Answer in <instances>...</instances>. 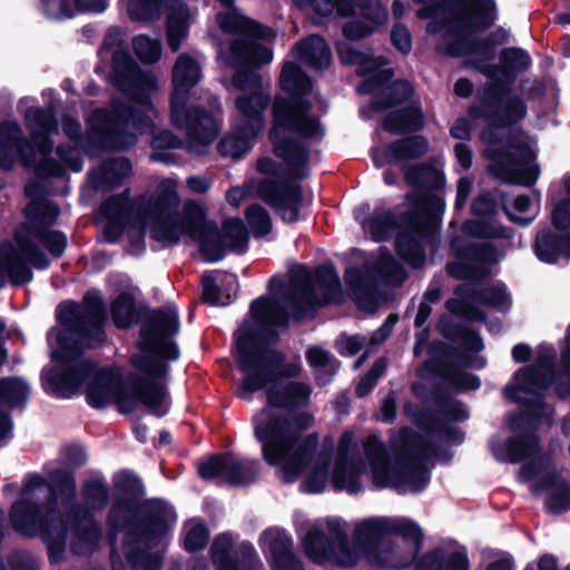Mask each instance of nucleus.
Returning <instances> with one entry per match:
<instances>
[{"label":"nucleus","mask_w":570,"mask_h":570,"mask_svg":"<svg viewBox=\"0 0 570 570\" xmlns=\"http://www.w3.org/2000/svg\"><path fill=\"white\" fill-rule=\"evenodd\" d=\"M237 366L244 373L239 396L249 400L250 394L265 390L268 406L253 417L254 434L262 444L263 456L271 465H279L282 479L294 482L303 479L305 492H322L330 480L331 456L326 452H314L318 435L313 433L299 442L302 433L314 423L311 413L284 414L279 409L305 406L312 389L303 382H285L295 376L299 366H284L281 353L262 348L247 328L235 333Z\"/></svg>","instance_id":"1"},{"label":"nucleus","mask_w":570,"mask_h":570,"mask_svg":"<svg viewBox=\"0 0 570 570\" xmlns=\"http://www.w3.org/2000/svg\"><path fill=\"white\" fill-rule=\"evenodd\" d=\"M279 82L282 90L291 97L275 98L272 106L273 127L269 138L274 145L275 155L283 159L284 164L278 166L267 157L258 159L256 168L266 178L258 183H250L246 188L239 186L230 188L226 193V199L232 206L238 207L249 191L255 193L269 204L284 222L293 223L299 218L301 208L309 200L304 198L298 185H286L279 179L286 176L305 177L308 151L304 146L287 140L286 134L320 139L324 130L317 117L312 115L305 101L299 99L311 90V81L299 67L293 62H286Z\"/></svg>","instance_id":"2"},{"label":"nucleus","mask_w":570,"mask_h":570,"mask_svg":"<svg viewBox=\"0 0 570 570\" xmlns=\"http://www.w3.org/2000/svg\"><path fill=\"white\" fill-rule=\"evenodd\" d=\"M362 449L352 432L342 434L331 474L335 490L357 493L367 476L375 489L391 488L399 493L419 492L428 485V461L435 449L411 431H401L400 441L389 445L368 435Z\"/></svg>","instance_id":"3"},{"label":"nucleus","mask_w":570,"mask_h":570,"mask_svg":"<svg viewBox=\"0 0 570 570\" xmlns=\"http://www.w3.org/2000/svg\"><path fill=\"white\" fill-rule=\"evenodd\" d=\"M421 541L422 531L413 521L380 517L358 522L352 542L346 539L343 521L328 519L325 528L320 522L314 523L302 538V546L315 563L352 567L365 559L374 567L401 568L414 560Z\"/></svg>","instance_id":"4"},{"label":"nucleus","mask_w":570,"mask_h":570,"mask_svg":"<svg viewBox=\"0 0 570 570\" xmlns=\"http://www.w3.org/2000/svg\"><path fill=\"white\" fill-rule=\"evenodd\" d=\"M121 31L108 30L102 52L112 51L111 82L124 94L127 104L112 100L110 109L96 110L88 120L86 148L94 154L95 148L122 149L137 142L138 135L147 134L154 127L151 95L157 91L154 73L141 72L129 55L119 47Z\"/></svg>","instance_id":"5"},{"label":"nucleus","mask_w":570,"mask_h":570,"mask_svg":"<svg viewBox=\"0 0 570 570\" xmlns=\"http://www.w3.org/2000/svg\"><path fill=\"white\" fill-rule=\"evenodd\" d=\"M158 196L154 202L142 197L138 205L129 203L126 195L111 197L99 209L104 222L105 238L112 243L127 228L132 245L140 248L146 226L150 227L154 239L164 244L177 243L181 236L188 234V219H186L185 204L181 213H173L179 204L177 181L171 178L164 179L157 187Z\"/></svg>","instance_id":"6"},{"label":"nucleus","mask_w":570,"mask_h":570,"mask_svg":"<svg viewBox=\"0 0 570 570\" xmlns=\"http://www.w3.org/2000/svg\"><path fill=\"white\" fill-rule=\"evenodd\" d=\"M178 331V312L175 306H166L150 315L141 334V354L132 357V364L140 371L142 379L134 392L121 389L117 383L114 402L121 413L134 412L139 403L157 416L168 412L167 392L157 380L167 372V366L160 357H178L177 346L171 341V336Z\"/></svg>","instance_id":"7"},{"label":"nucleus","mask_w":570,"mask_h":570,"mask_svg":"<svg viewBox=\"0 0 570 570\" xmlns=\"http://www.w3.org/2000/svg\"><path fill=\"white\" fill-rule=\"evenodd\" d=\"M52 485L41 478H30L23 487L22 500L17 501L10 509L12 528L24 535L40 534L51 552H60L65 547L68 527L58 513L49 505H40L41 497L56 500V490L68 498L75 495L73 478L62 471L51 473Z\"/></svg>","instance_id":"8"},{"label":"nucleus","mask_w":570,"mask_h":570,"mask_svg":"<svg viewBox=\"0 0 570 570\" xmlns=\"http://www.w3.org/2000/svg\"><path fill=\"white\" fill-rule=\"evenodd\" d=\"M341 296L340 277L330 265L321 266L314 274L299 266L292 271L291 282L283 296L253 302L250 313L262 325H285L288 315L302 317L315 305L337 301Z\"/></svg>","instance_id":"9"},{"label":"nucleus","mask_w":570,"mask_h":570,"mask_svg":"<svg viewBox=\"0 0 570 570\" xmlns=\"http://www.w3.org/2000/svg\"><path fill=\"white\" fill-rule=\"evenodd\" d=\"M26 126L30 130L31 142L22 139L17 122L0 125V168L10 169L14 164L16 151L26 167H32L39 176H60L62 169L47 157L52 150L49 136L57 131L53 114L49 109L29 108L26 111Z\"/></svg>","instance_id":"10"},{"label":"nucleus","mask_w":570,"mask_h":570,"mask_svg":"<svg viewBox=\"0 0 570 570\" xmlns=\"http://www.w3.org/2000/svg\"><path fill=\"white\" fill-rule=\"evenodd\" d=\"M199 62L187 53L180 55L173 68L171 120L187 134V148L203 154L216 138L218 128L214 117L195 107L187 108L190 89L200 80Z\"/></svg>","instance_id":"11"},{"label":"nucleus","mask_w":570,"mask_h":570,"mask_svg":"<svg viewBox=\"0 0 570 570\" xmlns=\"http://www.w3.org/2000/svg\"><path fill=\"white\" fill-rule=\"evenodd\" d=\"M216 20L222 31L236 37L228 47L219 49L222 62L230 67H258L273 60L272 50L258 43V40L274 38L269 28L248 19L234 7L217 13Z\"/></svg>","instance_id":"12"},{"label":"nucleus","mask_w":570,"mask_h":570,"mask_svg":"<svg viewBox=\"0 0 570 570\" xmlns=\"http://www.w3.org/2000/svg\"><path fill=\"white\" fill-rule=\"evenodd\" d=\"M16 240L18 248L11 244L0 246V287L4 284L7 277H10L13 284H22L32 278V273L26 263L36 268H46L49 266L48 258L38 250V245H42L48 252L59 257L66 249L67 238L65 234L58 230L17 233Z\"/></svg>","instance_id":"13"},{"label":"nucleus","mask_w":570,"mask_h":570,"mask_svg":"<svg viewBox=\"0 0 570 570\" xmlns=\"http://www.w3.org/2000/svg\"><path fill=\"white\" fill-rule=\"evenodd\" d=\"M493 130L488 128L481 136L489 145L485 154L491 161L490 169L493 175L512 184H534L540 175V168L534 163L535 144L522 134L498 141Z\"/></svg>","instance_id":"14"},{"label":"nucleus","mask_w":570,"mask_h":570,"mask_svg":"<svg viewBox=\"0 0 570 570\" xmlns=\"http://www.w3.org/2000/svg\"><path fill=\"white\" fill-rule=\"evenodd\" d=\"M185 216L188 219L187 235L197 243L205 262L216 263L228 250L243 253L247 248L248 234L240 219H226L218 230L214 223L206 220L205 210L199 204L187 205Z\"/></svg>","instance_id":"15"},{"label":"nucleus","mask_w":570,"mask_h":570,"mask_svg":"<svg viewBox=\"0 0 570 570\" xmlns=\"http://www.w3.org/2000/svg\"><path fill=\"white\" fill-rule=\"evenodd\" d=\"M340 59L345 65H356L357 72L367 76L358 87L363 94H372V105L382 110L402 102L413 91L407 81H395L387 85L393 72L383 68L387 62L383 58H374L370 51H360L351 45L342 43L337 48Z\"/></svg>","instance_id":"16"},{"label":"nucleus","mask_w":570,"mask_h":570,"mask_svg":"<svg viewBox=\"0 0 570 570\" xmlns=\"http://www.w3.org/2000/svg\"><path fill=\"white\" fill-rule=\"evenodd\" d=\"M553 360L551 353L541 355L534 365L519 370L512 383L504 387L508 399L525 407L520 417L510 421L514 432L521 430L519 421H531L532 417H548L552 414L551 407L543 403L542 394L553 377Z\"/></svg>","instance_id":"17"},{"label":"nucleus","mask_w":570,"mask_h":570,"mask_svg":"<svg viewBox=\"0 0 570 570\" xmlns=\"http://www.w3.org/2000/svg\"><path fill=\"white\" fill-rule=\"evenodd\" d=\"M464 229L480 238L501 239L500 245L485 243L481 248L469 247L456 252L455 261L448 264V273L458 278H480L488 274V264L495 263L505 255L510 246L511 230L493 222L472 220Z\"/></svg>","instance_id":"18"},{"label":"nucleus","mask_w":570,"mask_h":570,"mask_svg":"<svg viewBox=\"0 0 570 570\" xmlns=\"http://www.w3.org/2000/svg\"><path fill=\"white\" fill-rule=\"evenodd\" d=\"M451 19L442 27L435 21L429 23V32H440L442 41L439 50L453 56H464L469 52L468 40L463 37L465 29L490 27L497 19L493 0H458L450 11Z\"/></svg>","instance_id":"19"},{"label":"nucleus","mask_w":570,"mask_h":570,"mask_svg":"<svg viewBox=\"0 0 570 570\" xmlns=\"http://www.w3.org/2000/svg\"><path fill=\"white\" fill-rule=\"evenodd\" d=\"M67 368L51 370L45 375L62 397L72 396L88 381L87 401L94 407H105L114 402L118 381L106 370H98L87 361H71Z\"/></svg>","instance_id":"20"},{"label":"nucleus","mask_w":570,"mask_h":570,"mask_svg":"<svg viewBox=\"0 0 570 570\" xmlns=\"http://www.w3.org/2000/svg\"><path fill=\"white\" fill-rule=\"evenodd\" d=\"M58 317L69 330L63 331L58 336V348L53 350L51 356L56 361L69 363L75 361L80 354L79 348H71L67 341L75 330L78 336L83 337L86 333L92 334L95 342L104 340L102 323L105 320V309L101 298L96 293H88L83 298V305L79 306L72 302L62 303L59 306Z\"/></svg>","instance_id":"21"},{"label":"nucleus","mask_w":570,"mask_h":570,"mask_svg":"<svg viewBox=\"0 0 570 570\" xmlns=\"http://www.w3.org/2000/svg\"><path fill=\"white\" fill-rule=\"evenodd\" d=\"M407 199L413 209L402 222L401 232L396 237V249L404 261L419 268L425 262L422 242L434 233L436 228L434 212L443 204L440 199L425 194H414Z\"/></svg>","instance_id":"22"},{"label":"nucleus","mask_w":570,"mask_h":570,"mask_svg":"<svg viewBox=\"0 0 570 570\" xmlns=\"http://www.w3.org/2000/svg\"><path fill=\"white\" fill-rule=\"evenodd\" d=\"M225 86L228 90L240 91L234 101V121L262 132L265 127L264 114L271 104L269 82L257 73L237 71Z\"/></svg>","instance_id":"23"},{"label":"nucleus","mask_w":570,"mask_h":570,"mask_svg":"<svg viewBox=\"0 0 570 570\" xmlns=\"http://www.w3.org/2000/svg\"><path fill=\"white\" fill-rule=\"evenodd\" d=\"M478 303L504 311L510 306V296L503 285L484 287L480 294H475L471 285L463 284L456 288L455 297L449 299L446 306L453 314L468 320H481L483 315L475 306Z\"/></svg>","instance_id":"24"},{"label":"nucleus","mask_w":570,"mask_h":570,"mask_svg":"<svg viewBox=\"0 0 570 570\" xmlns=\"http://www.w3.org/2000/svg\"><path fill=\"white\" fill-rule=\"evenodd\" d=\"M116 490L124 499H118L108 517L110 538L115 539L116 533L129 525L136 513L135 498L141 492L140 481L130 472H120L114 479Z\"/></svg>","instance_id":"25"},{"label":"nucleus","mask_w":570,"mask_h":570,"mask_svg":"<svg viewBox=\"0 0 570 570\" xmlns=\"http://www.w3.org/2000/svg\"><path fill=\"white\" fill-rule=\"evenodd\" d=\"M299 7L309 6L321 16L334 12L341 17L355 16L357 12L373 24L384 23L386 11L379 3H366V0H294Z\"/></svg>","instance_id":"26"},{"label":"nucleus","mask_w":570,"mask_h":570,"mask_svg":"<svg viewBox=\"0 0 570 570\" xmlns=\"http://www.w3.org/2000/svg\"><path fill=\"white\" fill-rule=\"evenodd\" d=\"M30 392V384L23 377H0V407H22L28 401ZM12 426L9 414L0 410V445L11 439Z\"/></svg>","instance_id":"27"},{"label":"nucleus","mask_w":570,"mask_h":570,"mask_svg":"<svg viewBox=\"0 0 570 570\" xmlns=\"http://www.w3.org/2000/svg\"><path fill=\"white\" fill-rule=\"evenodd\" d=\"M259 547L269 559L273 570H303L293 553L291 538L281 529H268L261 534Z\"/></svg>","instance_id":"28"},{"label":"nucleus","mask_w":570,"mask_h":570,"mask_svg":"<svg viewBox=\"0 0 570 570\" xmlns=\"http://www.w3.org/2000/svg\"><path fill=\"white\" fill-rule=\"evenodd\" d=\"M195 10L183 0H169L167 18V40L173 51L180 48L181 41L187 38L189 23Z\"/></svg>","instance_id":"29"},{"label":"nucleus","mask_w":570,"mask_h":570,"mask_svg":"<svg viewBox=\"0 0 570 570\" xmlns=\"http://www.w3.org/2000/svg\"><path fill=\"white\" fill-rule=\"evenodd\" d=\"M533 488L534 491L548 490L546 508L549 513L561 514L570 509V484L557 473L547 472Z\"/></svg>","instance_id":"30"},{"label":"nucleus","mask_w":570,"mask_h":570,"mask_svg":"<svg viewBox=\"0 0 570 570\" xmlns=\"http://www.w3.org/2000/svg\"><path fill=\"white\" fill-rule=\"evenodd\" d=\"M292 52L296 59L313 69L327 68L331 62V51L318 36H311L297 42Z\"/></svg>","instance_id":"31"},{"label":"nucleus","mask_w":570,"mask_h":570,"mask_svg":"<svg viewBox=\"0 0 570 570\" xmlns=\"http://www.w3.org/2000/svg\"><path fill=\"white\" fill-rule=\"evenodd\" d=\"M534 248L538 258L544 263H556L560 257L570 259V233L541 232Z\"/></svg>","instance_id":"32"},{"label":"nucleus","mask_w":570,"mask_h":570,"mask_svg":"<svg viewBox=\"0 0 570 570\" xmlns=\"http://www.w3.org/2000/svg\"><path fill=\"white\" fill-rule=\"evenodd\" d=\"M131 174V166L126 158H116L102 164L89 175L90 184L96 189H107L119 185Z\"/></svg>","instance_id":"33"},{"label":"nucleus","mask_w":570,"mask_h":570,"mask_svg":"<svg viewBox=\"0 0 570 570\" xmlns=\"http://www.w3.org/2000/svg\"><path fill=\"white\" fill-rule=\"evenodd\" d=\"M158 537H153L149 533L144 534L134 547L132 533L129 532L126 539V554L127 560L131 564L132 568L137 570H157L160 566L161 559L158 553L148 552L146 550H141L140 547H149V543L155 544Z\"/></svg>","instance_id":"34"},{"label":"nucleus","mask_w":570,"mask_h":570,"mask_svg":"<svg viewBox=\"0 0 570 570\" xmlns=\"http://www.w3.org/2000/svg\"><path fill=\"white\" fill-rule=\"evenodd\" d=\"M259 134L261 131L250 130L233 120L232 131L218 145L219 153L233 158L240 157L250 149Z\"/></svg>","instance_id":"35"},{"label":"nucleus","mask_w":570,"mask_h":570,"mask_svg":"<svg viewBox=\"0 0 570 570\" xmlns=\"http://www.w3.org/2000/svg\"><path fill=\"white\" fill-rule=\"evenodd\" d=\"M538 451V440L533 435L511 439L507 445L492 444V452L498 460L519 462Z\"/></svg>","instance_id":"36"},{"label":"nucleus","mask_w":570,"mask_h":570,"mask_svg":"<svg viewBox=\"0 0 570 570\" xmlns=\"http://www.w3.org/2000/svg\"><path fill=\"white\" fill-rule=\"evenodd\" d=\"M469 559L464 552L456 551L443 557L441 550L424 554L416 564V570H469Z\"/></svg>","instance_id":"37"},{"label":"nucleus","mask_w":570,"mask_h":570,"mask_svg":"<svg viewBox=\"0 0 570 570\" xmlns=\"http://www.w3.org/2000/svg\"><path fill=\"white\" fill-rule=\"evenodd\" d=\"M423 117L416 106H410L391 112L384 120L383 127L392 134L415 131L422 127Z\"/></svg>","instance_id":"38"},{"label":"nucleus","mask_w":570,"mask_h":570,"mask_svg":"<svg viewBox=\"0 0 570 570\" xmlns=\"http://www.w3.org/2000/svg\"><path fill=\"white\" fill-rule=\"evenodd\" d=\"M226 465L225 481L230 484H247L253 482L258 473V462L247 459H237L232 454H224Z\"/></svg>","instance_id":"39"},{"label":"nucleus","mask_w":570,"mask_h":570,"mask_svg":"<svg viewBox=\"0 0 570 570\" xmlns=\"http://www.w3.org/2000/svg\"><path fill=\"white\" fill-rule=\"evenodd\" d=\"M75 537L73 550L76 553L85 554L91 551L100 537L98 524L88 515L82 519L75 517Z\"/></svg>","instance_id":"40"},{"label":"nucleus","mask_w":570,"mask_h":570,"mask_svg":"<svg viewBox=\"0 0 570 570\" xmlns=\"http://www.w3.org/2000/svg\"><path fill=\"white\" fill-rule=\"evenodd\" d=\"M203 298L210 305H228L236 296L238 284L235 275H225L223 283L228 287L226 295L220 293L212 275L203 276Z\"/></svg>","instance_id":"41"},{"label":"nucleus","mask_w":570,"mask_h":570,"mask_svg":"<svg viewBox=\"0 0 570 570\" xmlns=\"http://www.w3.org/2000/svg\"><path fill=\"white\" fill-rule=\"evenodd\" d=\"M428 150V141L421 136L399 140L392 144L386 151L389 163L402 161L424 155Z\"/></svg>","instance_id":"42"},{"label":"nucleus","mask_w":570,"mask_h":570,"mask_svg":"<svg viewBox=\"0 0 570 570\" xmlns=\"http://www.w3.org/2000/svg\"><path fill=\"white\" fill-rule=\"evenodd\" d=\"M309 365L314 368L316 379L325 384L338 368V362L326 351L312 347L306 353Z\"/></svg>","instance_id":"43"},{"label":"nucleus","mask_w":570,"mask_h":570,"mask_svg":"<svg viewBox=\"0 0 570 570\" xmlns=\"http://www.w3.org/2000/svg\"><path fill=\"white\" fill-rule=\"evenodd\" d=\"M365 232H368L375 240L385 239L395 226V219L390 212L377 210L368 222L362 220Z\"/></svg>","instance_id":"44"},{"label":"nucleus","mask_w":570,"mask_h":570,"mask_svg":"<svg viewBox=\"0 0 570 570\" xmlns=\"http://www.w3.org/2000/svg\"><path fill=\"white\" fill-rule=\"evenodd\" d=\"M180 145L181 141L179 138L175 137L168 130H161L151 140L153 153L150 158L154 161L170 164L174 159L166 150L176 149L180 147Z\"/></svg>","instance_id":"45"},{"label":"nucleus","mask_w":570,"mask_h":570,"mask_svg":"<svg viewBox=\"0 0 570 570\" xmlns=\"http://www.w3.org/2000/svg\"><path fill=\"white\" fill-rule=\"evenodd\" d=\"M233 547V538L228 533H222L215 538L212 544L213 562L217 570H238L229 559V551Z\"/></svg>","instance_id":"46"},{"label":"nucleus","mask_w":570,"mask_h":570,"mask_svg":"<svg viewBox=\"0 0 570 570\" xmlns=\"http://www.w3.org/2000/svg\"><path fill=\"white\" fill-rule=\"evenodd\" d=\"M130 18L140 21L153 20L160 13L163 0H122Z\"/></svg>","instance_id":"47"},{"label":"nucleus","mask_w":570,"mask_h":570,"mask_svg":"<svg viewBox=\"0 0 570 570\" xmlns=\"http://www.w3.org/2000/svg\"><path fill=\"white\" fill-rule=\"evenodd\" d=\"M524 115L525 107L523 102L517 97L505 96L500 101L495 120H498L501 126H505L518 121L524 117Z\"/></svg>","instance_id":"48"},{"label":"nucleus","mask_w":570,"mask_h":570,"mask_svg":"<svg viewBox=\"0 0 570 570\" xmlns=\"http://www.w3.org/2000/svg\"><path fill=\"white\" fill-rule=\"evenodd\" d=\"M132 48L137 57L145 63H154L161 56V43L158 39L147 36H137L132 40Z\"/></svg>","instance_id":"49"},{"label":"nucleus","mask_w":570,"mask_h":570,"mask_svg":"<svg viewBox=\"0 0 570 570\" xmlns=\"http://www.w3.org/2000/svg\"><path fill=\"white\" fill-rule=\"evenodd\" d=\"M115 324L120 328L128 327L134 321V301L129 295H120L111 307Z\"/></svg>","instance_id":"50"},{"label":"nucleus","mask_w":570,"mask_h":570,"mask_svg":"<svg viewBox=\"0 0 570 570\" xmlns=\"http://www.w3.org/2000/svg\"><path fill=\"white\" fill-rule=\"evenodd\" d=\"M246 219L253 233L257 236H264L272 229V222L267 210L259 206H249L246 210Z\"/></svg>","instance_id":"51"},{"label":"nucleus","mask_w":570,"mask_h":570,"mask_svg":"<svg viewBox=\"0 0 570 570\" xmlns=\"http://www.w3.org/2000/svg\"><path fill=\"white\" fill-rule=\"evenodd\" d=\"M208 541V531L206 527L198 521H190L187 524L185 535V548L193 552L203 549Z\"/></svg>","instance_id":"52"},{"label":"nucleus","mask_w":570,"mask_h":570,"mask_svg":"<svg viewBox=\"0 0 570 570\" xmlns=\"http://www.w3.org/2000/svg\"><path fill=\"white\" fill-rule=\"evenodd\" d=\"M42 12L47 19L59 21L72 18L75 14L73 7L69 0H41Z\"/></svg>","instance_id":"53"},{"label":"nucleus","mask_w":570,"mask_h":570,"mask_svg":"<svg viewBox=\"0 0 570 570\" xmlns=\"http://www.w3.org/2000/svg\"><path fill=\"white\" fill-rule=\"evenodd\" d=\"M85 498L91 509H102L108 501V489L98 480L90 481L85 487Z\"/></svg>","instance_id":"54"},{"label":"nucleus","mask_w":570,"mask_h":570,"mask_svg":"<svg viewBox=\"0 0 570 570\" xmlns=\"http://www.w3.org/2000/svg\"><path fill=\"white\" fill-rule=\"evenodd\" d=\"M502 66L509 71H519L530 66L528 53L518 48H509L501 53Z\"/></svg>","instance_id":"55"},{"label":"nucleus","mask_w":570,"mask_h":570,"mask_svg":"<svg viewBox=\"0 0 570 570\" xmlns=\"http://www.w3.org/2000/svg\"><path fill=\"white\" fill-rule=\"evenodd\" d=\"M531 210V200L528 196L525 195H520L518 197H515V199L513 200V204H512V207L510 209H507V214L509 215L510 219L517 224H520V225H529L537 212L534 210L532 213L531 216L529 217H522L521 215L524 214V213H528Z\"/></svg>","instance_id":"56"},{"label":"nucleus","mask_w":570,"mask_h":570,"mask_svg":"<svg viewBox=\"0 0 570 570\" xmlns=\"http://www.w3.org/2000/svg\"><path fill=\"white\" fill-rule=\"evenodd\" d=\"M226 463L224 462V454L215 455L198 465V472L205 480L219 478L225 481Z\"/></svg>","instance_id":"57"},{"label":"nucleus","mask_w":570,"mask_h":570,"mask_svg":"<svg viewBox=\"0 0 570 570\" xmlns=\"http://www.w3.org/2000/svg\"><path fill=\"white\" fill-rule=\"evenodd\" d=\"M375 271L383 277L399 279L402 269L394 257L389 253H381L375 263Z\"/></svg>","instance_id":"58"},{"label":"nucleus","mask_w":570,"mask_h":570,"mask_svg":"<svg viewBox=\"0 0 570 570\" xmlns=\"http://www.w3.org/2000/svg\"><path fill=\"white\" fill-rule=\"evenodd\" d=\"M238 557L244 570H262L263 563L249 542H243L238 548Z\"/></svg>","instance_id":"59"},{"label":"nucleus","mask_w":570,"mask_h":570,"mask_svg":"<svg viewBox=\"0 0 570 570\" xmlns=\"http://www.w3.org/2000/svg\"><path fill=\"white\" fill-rule=\"evenodd\" d=\"M393 45L403 53L410 52L412 49L411 35L403 26H395L391 32Z\"/></svg>","instance_id":"60"},{"label":"nucleus","mask_w":570,"mask_h":570,"mask_svg":"<svg viewBox=\"0 0 570 570\" xmlns=\"http://www.w3.org/2000/svg\"><path fill=\"white\" fill-rule=\"evenodd\" d=\"M108 6L109 0H73V10L82 13H101Z\"/></svg>","instance_id":"61"},{"label":"nucleus","mask_w":570,"mask_h":570,"mask_svg":"<svg viewBox=\"0 0 570 570\" xmlns=\"http://www.w3.org/2000/svg\"><path fill=\"white\" fill-rule=\"evenodd\" d=\"M364 344V338L362 336H343L337 342L338 351L343 355H354L356 354Z\"/></svg>","instance_id":"62"},{"label":"nucleus","mask_w":570,"mask_h":570,"mask_svg":"<svg viewBox=\"0 0 570 570\" xmlns=\"http://www.w3.org/2000/svg\"><path fill=\"white\" fill-rule=\"evenodd\" d=\"M552 222L557 228L570 226V200H563L552 212Z\"/></svg>","instance_id":"63"},{"label":"nucleus","mask_w":570,"mask_h":570,"mask_svg":"<svg viewBox=\"0 0 570 570\" xmlns=\"http://www.w3.org/2000/svg\"><path fill=\"white\" fill-rule=\"evenodd\" d=\"M344 35L353 40L361 39L373 31V26L361 21H351L345 24Z\"/></svg>","instance_id":"64"}]
</instances>
